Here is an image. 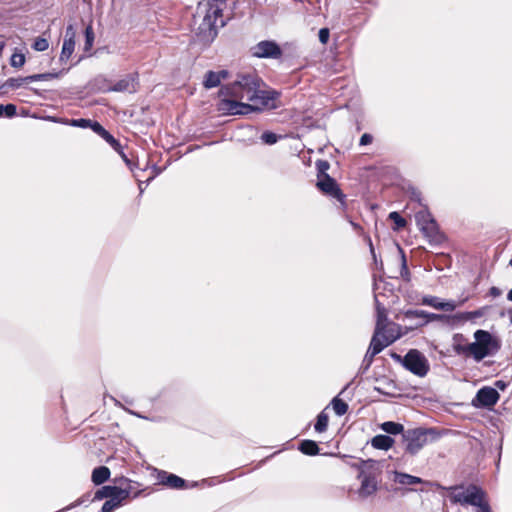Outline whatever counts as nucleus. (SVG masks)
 <instances>
[{"instance_id":"obj_1","label":"nucleus","mask_w":512,"mask_h":512,"mask_svg":"<svg viewBox=\"0 0 512 512\" xmlns=\"http://www.w3.org/2000/svg\"><path fill=\"white\" fill-rule=\"evenodd\" d=\"M206 13L195 31L196 42L209 46L233 16L236 0H208Z\"/></svg>"},{"instance_id":"obj_2","label":"nucleus","mask_w":512,"mask_h":512,"mask_svg":"<svg viewBox=\"0 0 512 512\" xmlns=\"http://www.w3.org/2000/svg\"><path fill=\"white\" fill-rule=\"evenodd\" d=\"M451 492L449 499L453 504L471 505L476 507V512H492L487 500L486 492L475 484L455 485L448 488Z\"/></svg>"},{"instance_id":"obj_3","label":"nucleus","mask_w":512,"mask_h":512,"mask_svg":"<svg viewBox=\"0 0 512 512\" xmlns=\"http://www.w3.org/2000/svg\"><path fill=\"white\" fill-rule=\"evenodd\" d=\"M473 336L474 342L466 344L465 348L459 347V351L468 352V357L477 363L486 357L494 356L501 349L500 339L487 330L478 329Z\"/></svg>"},{"instance_id":"obj_4","label":"nucleus","mask_w":512,"mask_h":512,"mask_svg":"<svg viewBox=\"0 0 512 512\" xmlns=\"http://www.w3.org/2000/svg\"><path fill=\"white\" fill-rule=\"evenodd\" d=\"M440 438L441 432L437 428L407 429L406 432H403L399 446L406 454L415 456L425 445L436 442Z\"/></svg>"},{"instance_id":"obj_5","label":"nucleus","mask_w":512,"mask_h":512,"mask_svg":"<svg viewBox=\"0 0 512 512\" xmlns=\"http://www.w3.org/2000/svg\"><path fill=\"white\" fill-rule=\"evenodd\" d=\"M259 81L260 79L255 74H242L239 75L237 80L233 83L222 86L219 94L232 98L255 101L258 97V93L261 92Z\"/></svg>"},{"instance_id":"obj_6","label":"nucleus","mask_w":512,"mask_h":512,"mask_svg":"<svg viewBox=\"0 0 512 512\" xmlns=\"http://www.w3.org/2000/svg\"><path fill=\"white\" fill-rule=\"evenodd\" d=\"M404 319L405 320H413L418 319L419 321L406 326V331H413L415 329L426 326L428 323L432 321H441L442 323L454 326L457 323V316L454 315H446V314H436L430 313L424 310H414L408 309L404 311Z\"/></svg>"},{"instance_id":"obj_7","label":"nucleus","mask_w":512,"mask_h":512,"mask_svg":"<svg viewBox=\"0 0 512 512\" xmlns=\"http://www.w3.org/2000/svg\"><path fill=\"white\" fill-rule=\"evenodd\" d=\"M404 368L418 377L427 375L430 365L427 358L417 349H410L405 354Z\"/></svg>"},{"instance_id":"obj_8","label":"nucleus","mask_w":512,"mask_h":512,"mask_svg":"<svg viewBox=\"0 0 512 512\" xmlns=\"http://www.w3.org/2000/svg\"><path fill=\"white\" fill-rule=\"evenodd\" d=\"M251 54L256 58L279 59L283 55L280 45L274 40H263L251 48Z\"/></svg>"},{"instance_id":"obj_9","label":"nucleus","mask_w":512,"mask_h":512,"mask_svg":"<svg viewBox=\"0 0 512 512\" xmlns=\"http://www.w3.org/2000/svg\"><path fill=\"white\" fill-rule=\"evenodd\" d=\"M238 98L228 99L224 98L220 100L218 104V110L223 114L227 115H245L249 112L258 110V107H255L252 104L243 103L237 100Z\"/></svg>"},{"instance_id":"obj_10","label":"nucleus","mask_w":512,"mask_h":512,"mask_svg":"<svg viewBox=\"0 0 512 512\" xmlns=\"http://www.w3.org/2000/svg\"><path fill=\"white\" fill-rule=\"evenodd\" d=\"M316 187L325 195L335 198L341 204L345 203L346 195L342 192L337 181L329 174L319 178Z\"/></svg>"},{"instance_id":"obj_11","label":"nucleus","mask_w":512,"mask_h":512,"mask_svg":"<svg viewBox=\"0 0 512 512\" xmlns=\"http://www.w3.org/2000/svg\"><path fill=\"white\" fill-rule=\"evenodd\" d=\"M500 395L496 388L484 386L480 388L472 400V405L476 408L490 409L499 401Z\"/></svg>"},{"instance_id":"obj_12","label":"nucleus","mask_w":512,"mask_h":512,"mask_svg":"<svg viewBox=\"0 0 512 512\" xmlns=\"http://www.w3.org/2000/svg\"><path fill=\"white\" fill-rule=\"evenodd\" d=\"M398 339H400L399 333L385 335L374 332L367 351L370 352L372 355H377L380 352H382L387 346L391 345Z\"/></svg>"},{"instance_id":"obj_13","label":"nucleus","mask_w":512,"mask_h":512,"mask_svg":"<svg viewBox=\"0 0 512 512\" xmlns=\"http://www.w3.org/2000/svg\"><path fill=\"white\" fill-rule=\"evenodd\" d=\"M357 477L361 480V485L358 489V495L360 497L367 498L376 493L378 484L376 477L372 473H366L361 470Z\"/></svg>"},{"instance_id":"obj_14","label":"nucleus","mask_w":512,"mask_h":512,"mask_svg":"<svg viewBox=\"0 0 512 512\" xmlns=\"http://www.w3.org/2000/svg\"><path fill=\"white\" fill-rule=\"evenodd\" d=\"M158 483L173 489H184L187 488V482L185 479L177 476L176 474L169 473L164 470H157Z\"/></svg>"},{"instance_id":"obj_15","label":"nucleus","mask_w":512,"mask_h":512,"mask_svg":"<svg viewBox=\"0 0 512 512\" xmlns=\"http://www.w3.org/2000/svg\"><path fill=\"white\" fill-rule=\"evenodd\" d=\"M138 85V74H128L123 79L118 80L113 86L109 87V92H136Z\"/></svg>"},{"instance_id":"obj_16","label":"nucleus","mask_w":512,"mask_h":512,"mask_svg":"<svg viewBox=\"0 0 512 512\" xmlns=\"http://www.w3.org/2000/svg\"><path fill=\"white\" fill-rule=\"evenodd\" d=\"M420 231L432 245H441L445 241V236L440 232L436 220L430 221V224L422 227Z\"/></svg>"},{"instance_id":"obj_17","label":"nucleus","mask_w":512,"mask_h":512,"mask_svg":"<svg viewBox=\"0 0 512 512\" xmlns=\"http://www.w3.org/2000/svg\"><path fill=\"white\" fill-rule=\"evenodd\" d=\"M422 305L431 306L438 310H443L446 312H452L456 309L457 305L454 300L444 301L436 296L425 295L421 299Z\"/></svg>"},{"instance_id":"obj_18","label":"nucleus","mask_w":512,"mask_h":512,"mask_svg":"<svg viewBox=\"0 0 512 512\" xmlns=\"http://www.w3.org/2000/svg\"><path fill=\"white\" fill-rule=\"evenodd\" d=\"M114 496H127V491L114 485L102 486L95 491L92 500L111 499Z\"/></svg>"},{"instance_id":"obj_19","label":"nucleus","mask_w":512,"mask_h":512,"mask_svg":"<svg viewBox=\"0 0 512 512\" xmlns=\"http://www.w3.org/2000/svg\"><path fill=\"white\" fill-rule=\"evenodd\" d=\"M229 72L227 70L212 71L209 70L205 73L203 79V86L206 89L216 88L220 85L223 79L228 78Z\"/></svg>"},{"instance_id":"obj_20","label":"nucleus","mask_w":512,"mask_h":512,"mask_svg":"<svg viewBox=\"0 0 512 512\" xmlns=\"http://www.w3.org/2000/svg\"><path fill=\"white\" fill-rule=\"evenodd\" d=\"M93 131L103 138L115 151L121 149V143L98 121L94 123Z\"/></svg>"},{"instance_id":"obj_21","label":"nucleus","mask_w":512,"mask_h":512,"mask_svg":"<svg viewBox=\"0 0 512 512\" xmlns=\"http://www.w3.org/2000/svg\"><path fill=\"white\" fill-rule=\"evenodd\" d=\"M370 443L372 447L377 450L387 451L390 448H392V446L395 443V440L389 435L377 434L371 439Z\"/></svg>"},{"instance_id":"obj_22","label":"nucleus","mask_w":512,"mask_h":512,"mask_svg":"<svg viewBox=\"0 0 512 512\" xmlns=\"http://www.w3.org/2000/svg\"><path fill=\"white\" fill-rule=\"evenodd\" d=\"M380 429L385 432L386 435H401L403 437V432H406L404 426L401 423L394 421H385L380 424Z\"/></svg>"},{"instance_id":"obj_23","label":"nucleus","mask_w":512,"mask_h":512,"mask_svg":"<svg viewBox=\"0 0 512 512\" xmlns=\"http://www.w3.org/2000/svg\"><path fill=\"white\" fill-rule=\"evenodd\" d=\"M394 481L400 485H416L423 483V479L404 472H395Z\"/></svg>"},{"instance_id":"obj_24","label":"nucleus","mask_w":512,"mask_h":512,"mask_svg":"<svg viewBox=\"0 0 512 512\" xmlns=\"http://www.w3.org/2000/svg\"><path fill=\"white\" fill-rule=\"evenodd\" d=\"M110 477V469L106 466H98L92 471V482L95 485H101L106 482Z\"/></svg>"},{"instance_id":"obj_25","label":"nucleus","mask_w":512,"mask_h":512,"mask_svg":"<svg viewBox=\"0 0 512 512\" xmlns=\"http://www.w3.org/2000/svg\"><path fill=\"white\" fill-rule=\"evenodd\" d=\"M298 449L301 453L308 456H315L319 454L320 448L316 441L305 439L299 443Z\"/></svg>"},{"instance_id":"obj_26","label":"nucleus","mask_w":512,"mask_h":512,"mask_svg":"<svg viewBox=\"0 0 512 512\" xmlns=\"http://www.w3.org/2000/svg\"><path fill=\"white\" fill-rule=\"evenodd\" d=\"M435 220L427 206H424L415 214V221L419 228V230L427 224H430V221Z\"/></svg>"},{"instance_id":"obj_27","label":"nucleus","mask_w":512,"mask_h":512,"mask_svg":"<svg viewBox=\"0 0 512 512\" xmlns=\"http://www.w3.org/2000/svg\"><path fill=\"white\" fill-rule=\"evenodd\" d=\"M126 499L127 496H114L111 499H107L100 512H113L115 509L119 508Z\"/></svg>"},{"instance_id":"obj_28","label":"nucleus","mask_w":512,"mask_h":512,"mask_svg":"<svg viewBox=\"0 0 512 512\" xmlns=\"http://www.w3.org/2000/svg\"><path fill=\"white\" fill-rule=\"evenodd\" d=\"M30 83L28 76L25 77H17V78H8L1 86L0 90L5 88L18 89L24 84Z\"/></svg>"},{"instance_id":"obj_29","label":"nucleus","mask_w":512,"mask_h":512,"mask_svg":"<svg viewBox=\"0 0 512 512\" xmlns=\"http://www.w3.org/2000/svg\"><path fill=\"white\" fill-rule=\"evenodd\" d=\"M278 96V93L276 91H263L258 93V97L254 103H259L261 106H268L271 101L275 100Z\"/></svg>"},{"instance_id":"obj_30","label":"nucleus","mask_w":512,"mask_h":512,"mask_svg":"<svg viewBox=\"0 0 512 512\" xmlns=\"http://www.w3.org/2000/svg\"><path fill=\"white\" fill-rule=\"evenodd\" d=\"M484 310L485 308H479L474 311L459 312L456 314L457 322L480 318L484 315Z\"/></svg>"},{"instance_id":"obj_31","label":"nucleus","mask_w":512,"mask_h":512,"mask_svg":"<svg viewBox=\"0 0 512 512\" xmlns=\"http://www.w3.org/2000/svg\"><path fill=\"white\" fill-rule=\"evenodd\" d=\"M63 72H64V70H61L59 72H46V73L33 74V75H29L28 79L30 80V83L36 82V81H47V80H52V79L60 77L63 74Z\"/></svg>"},{"instance_id":"obj_32","label":"nucleus","mask_w":512,"mask_h":512,"mask_svg":"<svg viewBox=\"0 0 512 512\" xmlns=\"http://www.w3.org/2000/svg\"><path fill=\"white\" fill-rule=\"evenodd\" d=\"M453 350L457 355H463L465 357H468V352L459 351V347L465 348L466 345H463L464 342L467 341L466 337L461 333H456L453 335Z\"/></svg>"},{"instance_id":"obj_33","label":"nucleus","mask_w":512,"mask_h":512,"mask_svg":"<svg viewBox=\"0 0 512 512\" xmlns=\"http://www.w3.org/2000/svg\"><path fill=\"white\" fill-rule=\"evenodd\" d=\"M331 405L333 407V410L337 416H343L347 413L349 406L348 404L339 398V396H336L332 399Z\"/></svg>"},{"instance_id":"obj_34","label":"nucleus","mask_w":512,"mask_h":512,"mask_svg":"<svg viewBox=\"0 0 512 512\" xmlns=\"http://www.w3.org/2000/svg\"><path fill=\"white\" fill-rule=\"evenodd\" d=\"M328 427V415L325 411H321L316 418V422L314 424V429L318 433H323L327 430Z\"/></svg>"},{"instance_id":"obj_35","label":"nucleus","mask_w":512,"mask_h":512,"mask_svg":"<svg viewBox=\"0 0 512 512\" xmlns=\"http://www.w3.org/2000/svg\"><path fill=\"white\" fill-rule=\"evenodd\" d=\"M75 49V41H63L62 50L60 53V61H67L73 54Z\"/></svg>"},{"instance_id":"obj_36","label":"nucleus","mask_w":512,"mask_h":512,"mask_svg":"<svg viewBox=\"0 0 512 512\" xmlns=\"http://www.w3.org/2000/svg\"><path fill=\"white\" fill-rule=\"evenodd\" d=\"M389 326L387 313L376 314V325L374 332L385 334L386 328Z\"/></svg>"},{"instance_id":"obj_37","label":"nucleus","mask_w":512,"mask_h":512,"mask_svg":"<svg viewBox=\"0 0 512 512\" xmlns=\"http://www.w3.org/2000/svg\"><path fill=\"white\" fill-rule=\"evenodd\" d=\"M96 121L86 118H78V119H70L68 120V125L72 127H78V128H90L93 131L94 123Z\"/></svg>"},{"instance_id":"obj_38","label":"nucleus","mask_w":512,"mask_h":512,"mask_svg":"<svg viewBox=\"0 0 512 512\" xmlns=\"http://www.w3.org/2000/svg\"><path fill=\"white\" fill-rule=\"evenodd\" d=\"M388 218L394 223L393 229L396 231L404 228L407 224L405 218L402 217L397 211L390 212Z\"/></svg>"},{"instance_id":"obj_39","label":"nucleus","mask_w":512,"mask_h":512,"mask_svg":"<svg viewBox=\"0 0 512 512\" xmlns=\"http://www.w3.org/2000/svg\"><path fill=\"white\" fill-rule=\"evenodd\" d=\"M84 37H85L84 51L88 52L93 47V43H94V39H95V34H94V31H93V28L91 25H88L85 28Z\"/></svg>"},{"instance_id":"obj_40","label":"nucleus","mask_w":512,"mask_h":512,"mask_svg":"<svg viewBox=\"0 0 512 512\" xmlns=\"http://www.w3.org/2000/svg\"><path fill=\"white\" fill-rule=\"evenodd\" d=\"M17 114V107L15 104L8 103V104H0V118L1 117H7V118H13Z\"/></svg>"},{"instance_id":"obj_41","label":"nucleus","mask_w":512,"mask_h":512,"mask_svg":"<svg viewBox=\"0 0 512 512\" xmlns=\"http://www.w3.org/2000/svg\"><path fill=\"white\" fill-rule=\"evenodd\" d=\"M375 356L376 355H372L368 351L366 352V354L362 360V363L358 369L357 376L365 374L370 369Z\"/></svg>"},{"instance_id":"obj_42","label":"nucleus","mask_w":512,"mask_h":512,"mask_svg":"<svg viewBox=\"0 0 512 512\" xmlns=\"http://www.w3.org/2000/svg\"><path fill=\"white\" fill-rule=\"evenodd\" d=\"M407 325H399L397 323H390L389 326L386 328L385 335L390 334H400V338L406 334H408L410 331H406Z\"/></svg>"},{"instance_id":"obj_43","label":"nucleus","mask_w":512,"mask_h":512,"mask_svg":"<svg viewBox=\"0 0 512 512\" xmlns=\"http://www.w3.org/2000/svg\"><path fill=\"white\" fill-rule=\"evenodd\" d=\"M280 138V135L272 131H264L260 136L261 141L266 145H274Z\"/></svg>"},{"instance_id":"obj_44","label":"nucleus","mask_w":512,"mask_h":512,"mask_svg":"<svg viewBox=\"0 0 512 512\" xmlns=\"http://www.w3.org/2000/svg\"><path fill=\"white\" fill-rule=\"evenodd\" d=\"M317 170V178L325 177V174H328L327 171L330 168V163L327 160L319 159L315 163Z\"/></svg>"},{"instance_id":"obj_45","label":"nucleus","mask_w":512,"mask_h":512,"mask_svg":"<svg viewBox=\"0 0 512 512\" xmlns=\"http://www.w3.org/2000/svg\"><path fill=\"white\" fill-rule=\"evenodd\" d=\"M114 483H115V487H120V488H124L126 491H127V498L130 497V494H131V483L132 481L126 477H120V478H116L114 480Z\"/></svg>"},{"instance_id":"obj_46","label":"nucleus","mask_w":512,"mask_h":512,"mask_svg":"<svg viewBox=\"0 0 512 512\" xmlns=\"http://www.w3.org/2000/svg\"><path fill=\"white\" fill-rule=\"evenodd\" d=\"M26 62L25 55L23 53L15 52L10 58V65L13 68H21Z\"/></svg>"},{"instance_id":"obj_47","label":"nucleus","mask_w":512,"mask_h":512,"mask_svg":"<svg viewBox=\"0 0 512 512\" xmlns=\"http://www.w3.org/2000/svg\"><path fill=\"white\" fill-rule=\"evenodd\" d=\"M399 250L401 252V270H400V275L401 277L405 280V281H410V272H409V269H408V266H407V261H406V257H405V254L403 252V250L399 247Z\"/></svg>"},{"instance_id":"obj_48","label":"nucleus","mask_w":512,"mask_h":512,"mask_svg":"<svg viewBox=\"0 0 512 512\" xmlns=\"http://www.w3.org/2000/svg\"><path fill=\"white\" fill-rule=\"evenodd\" d=\"M48 47H49L48 40L43 37H37L32 44V48L38 52H43V51L47 50Z\"/></svg>"},{"instance_id":"obj_49","label":"nucleus","mask_w":512,"mask_h":512,"mask_svg":"<svg viewBox=\"0 0 512 512\" xmlns=\"http://www.w3.org/2000/svg\"><path fill=\"white\" fill-rule=\"evenodd\" d=\"M376 464V461L373 459H367V460H359L357 463H353L352 467L359 470V473L361 470L365 471V467H373Z\"/></svg>"},{"instance_id":"obj_50","label":"nucleus","mask_w":512,"mask_h":512,"mask_svg":"<svg viewBox=\"0 0 512 512\" xmlns=\"http://www.w3.org/2000/svg\"><path fill=\"white\" fill-rule=\"evenodd\" d=\"M410 199L412 201H414V202H417L421 206V208L426 206L422 202V193L418 189H416V188H411V190H410Z\"/></svg>"},{"instance_id":"obj_51","label":"nucleus","mask_w":512,"mask_h":512,"mask_svg":"<svg viewBox=\"0 0 512 512\" xmlns=\"http://www.w3.org/2000/svg\"><path fill=\"white\" fill-rule=\"evenodd\" d=\"M318 38L321 44H327L330 38V30L326 27H323L318 32Z\"/></svg>"},{"instance_id":"obj_52","label":"nucleus","mask_w":512,"mask_h":512,"mask_svg":"<svg viewBox=\"0 0 512 512\" xmlns=\"http://www.w3.org/2000/svg\"><path fill=\"white\" fill-rule=\"evenodd\" d=\"M93 496H92V493L91 492H88V493H85L84 495H82L79 499H77L75 501L74 504H72L73 507H76V506H80L82 504H86V503H89V502H93L94 500H92Z\"/></svg>"},{"instance_id":"obj_53","label":"nucleus","mask_w":512,"mask_h":512,"mask_svg":"<svg viewBox=\"0 0 512 512\" xmlns=\"http://www.w3.org/2000/svg\"><path fill=\"white\" fill-rule=\"evenodd\" d=\"M75 36H76V30L72 24H69L65 30L64 40L75 41Z\"/></svg>"},{"instance_id":"obj_54","label":"nucleus","mask_w":512,"mask_h":512,"mask_svg":"<svg viewBox=\"0 0 512 512\" xmlns=\"http://www.w3.org/2000/svg\"><path fill=\"white\" fill-rule=\"evenodd\" d=\"M372 141H373V136L371 134H369V133H364L360 137L359 145L360 146H366V145L371 144Z\"/></svg>"},{"instance_id":"obj_55","label":"nucleus","mask_w":512,"mask_h":512,"mask_svg":"<svg viewBox=\"0 0 512 512\" xmlns=\"http://www.w3.org/2000/svg\"><path fill=\"white\" fill-rule=\"evenodd\" d=\"M509 385V382L507 381H504V380H496L494 382V387L493 388H496V390L498 391L501 390V391H504Z\"/></svg>"},{"instance_id":"obj_56","label":"nucleus","mask_w":512,"mask_h":512,"mask_svg":"<svg viewBox=\"0 0 512 512\" xmlns=\"http://www.w3.org/2000/svg\"><path fill=\"white\" fill-rule=\"evenodd\" d=\"M374 300H375L376 314L387 313L386 308L384 307V305L382 303L379 302L376 295L374 296Z\"/></svg>"},{"instance_id":"obj_57","label":"nucleus","mask_w":512,"mask_h":512,"mask_svg":"<svg viewBox=\"0 0 512 512\" xmlns=\"http://www.w3.org/2000/svg\"><path fill=\"white\" fill-rule=\"evenodd\" d=\"M390 356H391V358H392L394 361H396V362H398V363H401V364H402V366L404 367V359H405V356H401V355H399V354H398V353H396V352H392V353L390 354Z\"/></svg>"},{"instance_id":"obj_58","label":"nucleus","mask_w":512,"mask_h":512,"mask_svg":"<svg viewBox=\"0 0 512 512\" xmlns=\"http://www.w3.org/2000/svg\"><path fill=\"white\" fill-rule=\"evenodd\" d=\"M121 158L123 159V161L129 166V168L132 170V165H131V161L128 159L127 155L124 153L123 151V148L121 147L120 150L117 151Z\"/></svg>"},{"instance_id":"obj_59","label":"nucleus","mask_w":512,"mask_h":512,"mask_svg":"<svg viewBox=\"0 0 512 512\" xmlns=\"http://www.w3.org/2000/svg\"><path fill=\"white\" fill-rule=\"evenodd\" d=\"M501 290L496 287V286H492L490 289H489V295L492 296V297H498L501 295Z\"/></svg>"},{"instance_id":"obj_60","label":"nucleus","mask_w":512,"mask_h":512,"mask_svg":"<svg viewBox=\"0 0 512 512\" xmlns=\"http://www.w3.org/2000/svg\"><path fill=\"white\" fill-rule=\"evenodd\" d=\"M374 391L378 392L379 394L385 395V396H391L392 395L391 393L385 391L384 389H382L379 386H375L374 387Z\"/></svg>"},{"instance_id":"obj_61","label":"nucleus","mask_w":512,"mask_h":512,"mask_svg":"<svg viewBox=\"0 0 512 512\" xmlns=\"http://www.w3.org/2000/svg\"><path fill=\"white\" fill-rule=\"evenodd\" d=\"M369 248H370V252H371V254H372V256H373L374 260L376 261V255H375L374 246H373L372 241H371V239H370V238H369Z\"/></svg>"},{"instance_id":"obj_62","label":"nucleus","mask_w":512,"mask_h":512,"mask_svg":"<svg viewBox=\"0 0 512 512\" xmlns=\"http://www.w3.org/2000/svg\"><path fill=\"white\" fill-rule=\"evenodd\" d=\"M350 224L355 230H359L361 228V226L358 223H355L353 221H350Z\"/></svg>"},{"instance_id":"obj_63","label":"nucleus","mask_w":512,"mask_h":512,"mask_svg":"<svg viewBox=\"0 0 512 512\" xmlns=\"http://www.w3.org/2000/svg\"><path fill=\"white\" fill-rule=\"evenodd\" d=\"M4 48H5V42L1 41L0 42V56L2 55V52H3Z\"/></svg>"},{"instance_id":"obj_64","label":"nucleus","mask_w":512,"mask_h":512,"mask_svg":"<svg viewBox=\"0 0 512 512\" xmlns=\"http://www.w3.org/2000/svg\"><path fill=\"white\" fill-rule=\"evenodd\" d=\"M507 299L512 302V288L507 293Z\"/></svg>"}]
</instances>
